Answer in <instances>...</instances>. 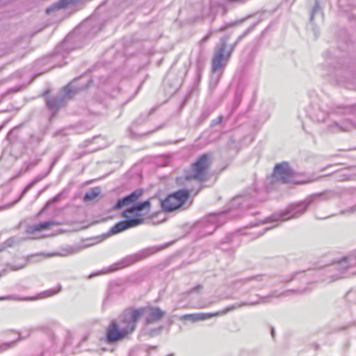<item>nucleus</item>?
Listing matches in <instances>:
<instances>
[{"mask_svg": "<svg viewBox=\"0 0 356 356\" xmlns=\"http://www.w3.org/2000/svg\"><path fill=\"white\" fill-rule=\"evenodd\" d=\"M50 10H51V9H47V13H49V12H50Z\"/></svg>", "mask_w": 356, "mask_h": 356, "instance_id": "nucleus-13", "label": "nucleus"}, {"mask_svg": "<svg viewBox=\"0 0 356 356\" xmlns=\"http://www.w3.org/2000/svg\"><path fill=\"white\" fill-rule=\"evenodd\" d=\"M144 309L129 307L120 316L119 320H112L106 328L105 339L108 343H113L127 339L134 331L136 324L143 316Z\"/></svg>", "mask_w": 356, "mask_h": 356, "instance_id": "nucleus-1", "label": "nucleus"}, {"mask_svg": "<svg viewBox=\"0 0 356 356\" xmlns=\"http://www.w3.org/2000/svg\"><path fill=\"white\" fill-rule=\"evenodd\" d=\"M211 160V154H203L192 163L190 169L186 170L185 177L187 180L202 181L205 179L207 170Z\"/></svg>", "mask_w": 356, "mask_h": 356, "instance_id": "nucleus-3", "label": "nucleus"}, {"mask_svg": "<svg viewBox=\"0 0 356 356\" xmlns=\"http://www.w3.org/2000/svg\"><path fill=\"white\" fill-rule=\"evenodd\" d=\"M274 174L284 182L287 181L293 176L292 170L285 163L277 165L274 170Z\"/></svg>", "mask_w": 356, "mask_h": 356, "instance_id": "nucleus-9", "label": "nucleus"}, {"mask_svg": "<svg viewBox=\"0 0 356 356\" xmlns=\"http://www.w3.org/2000/svg\"><path fill=\"white\" fill-rule=\"evenodd\" d=\"M139 309H144L143 316L146 314L145 323L147 325L152 324L160 321L165 315V312L159 307H143Z\"/></svg>", "mask_w": 356, "mask_h": 356, "instance_id": "nucleus-7", "label": "nucleus"}, {"mask_svg": "<svg viewBox=\"0 0 356 356\" xmlns=\"http://www.w3.org/2000/svg\"><path fill=\"white\" fill-rule=\"evenodd\" d=\"M226 44L222 43L217 49L212 60V70L216 72L224 65V62L229 58V55H225Z\"/></svg>", "mask_w": 356, "mask_h": 356, "instance_id": "nucleus-6", "label": "nucleus"}, {"mask_svg": "<svg viewBox=\"0 0 356 356\" xmlns=\"http://www.w3.org/2000/svg\"><path fill=\"white\" fill-rule=\"evenodd\" d=\"M143 193V190H136L131 193L129 195L118 200L116 204L113 207V209H120L124 207L131 206L136 203Z\"/></svg>", "mask_w": 356, "mask_h": 356, "instance_id": "nucleus-8", "label": "nucleus"}, {"mask_svg": "<svg viewBox=\"0 0 356 356\" xmlns=\"http://www.w3.org/2000/svg\"><path fill=\"white\" fill-rule=\"evenodd\" d=\"M151 203L149 200L131 207L122 213L125 220L117 223L113 227V234H118L127 229L137 227L145 221L144 216L150 212Z\"/></svg>", "mask_w": 356, "mask_h": 356, "instance_id": "nucleus-2", "label": "nucleus"}, {"mask_svg": "<svg viewBox=\"0 0 356 356\" xmlns=\"http://www.w3.org/2000/svg\"><path fill=\"white\" fill-rule=\"evenodd\" d=\"M226 313L225 311L217 312L215 313H195V314H185L180 316V320L183 321H191L193 323L202 321L211 318L212 317L219 316L225 314Z\"/></svg>", "mask_w": 356, "mask_h": 356, "instance_id": "nucleus-5", "label": "nucleus"}, {"mask_svg": "<svg viewBox=\"0 0 356 356\" xmlns=\"http://www.w3.org/2000/svg\"><path fill=\"white\" fill-rule=\"evenodd\" d=\"M189 195L188 190L177 191L163 200L161 206L165 211H173L182 207L189 198Z\"/></svg>", "mask_w": 356, "mask_h": 356, "instance_id": "nucleus-4", "label": "nucleus"}, {"mask_svg": "<svg viewBox=\"0 0 356 356\" xmlns=\"http://www.w3.org/2000/svg\"><path fill=\"white\" fill-rule=\"evenodd\" d=\"M74 0H60L58 5L55 6V8H61L67 6L73 2Z\"/></svg>", "mask_w": 356, "mask_h": 356, "instance_id": "nucleus-12", "label": "nucleus"}, {"mask_svg": "<svg viewBox=\"0 0 356 356\" xmlns=\"http://www.w3.org/2000/svg\"><path fill=\"white\" fill-rule=\"evenodd\" d=\"M54 225H56V223L54 221L42 222L40 224L32 226L31 229L33 232H41L49 229L51 226Z\"/></svg>", "mask_w": 356, "mask_h": 356, "instance_id": "nucleus-10", "label": "nucleus"}, {"mask_svg": "<svg viewBox=\"0 0 356 356\" xmlns=\"http://www.w3.org/2000/svg\"><path fill=\"white\" fill-rule=\"evenodd\" d=\"M99 190L98 188H93L89 192L86 193L84 195V201H91L95 199L99 195Z\"/></svg>", "mask_w": 356, "mask_h": 356, "instance_id": "nucleus-11", "label": "nucleus"}]
</instances>
